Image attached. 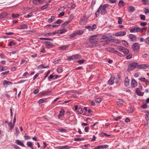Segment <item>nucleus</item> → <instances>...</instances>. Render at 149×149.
Instances as JSON below:
<instances>
[{"label":"nucleus","mask_w":149,"mask_h":149,"mask_svg":"<svg viewBox=\"0 0 149 149\" xmlns=\"http://www.w3.org/2000/svg\"><path fill=\"white\" fill-rule=\"evenodd\" d=\"M52 92L51 90H48L47 91H42L40 93L43 95H49Z\"/></svg>","instance_id":"obj_13"},{"label":"nucleus","mask_w":149,"mask_h":149,"mask_svg":"<svg viewBox=\"0 0 149 149\" xmlns=\"http://www.w3.org/2000/svg\"><path fill=\"white\" fill-rule=\"evenodd\" d=\"M8 14L6 12H4L0 14V18H6L7 17Z\"/></svg>","instance_id":"obj_22"},{"label":"nucleus","mask_w":149,"mask_h":149,"mask_svg":"<svg viewBox=\"0 0 149 149\" xmlns=\"http://www.w3.org/2000/svg\"><path fill=\"white\" fill-rule=\"evenodd\" d=\"M84 140V139L77 138L74 139V140L76 141H82Z\"/></svg>","instance_id":"obj_54"},{"label":"nucleus","mask_w":149,"mask_h":149,"mask_svg":"<svg viewBox=\"0 0 149 149\" xmlns=\"http://www.w3.org/2000/svg\"><path fill=\"white\" fill-rule=\"evenodd\" d=\"M13 84V83L12 82H11L10 81H7L6 80L4 81V82H3V85L4 86H5L6 85H9L10 84Z\"/></svg>","instance_id":"obj_26"},{"label":"nucleus","mask_w":149,"mask_h":149,"mask_svg":"<svg viewBox=\"0 0 149 149\" xmlns=\"http://www.w3.org/2000/svg\"><path fill=\"white\" fill-rule=\"evenodd\" d=\"M98 36V35H95L91 36L89 39V41L92 43L94 44L97 43V40H99L98 38H96Z\"/></svg>","instance_id":"obj_3"},{"label":"nucleus","mask_w":149,"mask_h":149,"mask_svg":"<svg viewBox=\"0 0 149 149\" xmlns=\"http://www.w3.org/2000/svg\"><path fill=\"white\" fill-rule=\"evenodd\" d=\"M122 43L124 44L125 46H127L128 45V44L127 42L125 40H123L122 42Z\"/></svg>","instance_id":"obj_55"},{"label":"nucleus","mask_w":149,"mask_h":149,"mask_svg":"<svg viewBox=\"0 0 149 149\" xmlns=\"http://www.w3.org/2000/svg\"><path fill=\"white\" fill-rule=\"evenodd\" d=\"M61 22V19H58L55 23L56 24L60 25V23Z\"/></svg>","instance_id":"obj_58"},{"label":"nucleus","mask_w":149,"mask_h":149,"mask_svg":"<svg viewBox=\"0 0 149 149\" xmlns=\"http://www.w3.org/2000/svg\"><path fill=\"white\" fill-rule=\"evenodd\" d=\"M132 47L133 51H138L140 49V45L138 43H135L132 45Z\"/></svg>","instance_id":"obj_6"},{"label":"nucleus","mask_w":149,"mask_h":149,"mask_svg":"<svg viewBox=\"0 0 149 149\" xmlns=\"http://www.w3.org/2000/svg\"><path fill=\"white\" fill-rule=\"evenodd\" d=\"M107 11L106 9L102 7V6L100 5L98 8L97 11L95 15L96 17H98L100 13L102 15H104L107 12Z\"/></svg>","instance_id":"obj_1"},{"label":"nucleus","mask_w":149,"mask_h":149,"mask_svg":"<svg viewBox=\"0 0 149 149\" xmlns=\"http://www.w3.org/2000/svg\"><path fill=\"white\" fill-rule=\"evenodd\" d=\"M71 148V146H65L59 147V149H69Z\"/></svg>","instance_id":"obj_21"},{"label":"nucleus","mask_w":149,"mask_h":149,"mask_svg":"<svg viewBox=\"0 0 149 149\" xmlns=\"http://www.w3.org/2000/svg\"><path fill=\"white\" fill-rule=\"evenodd\" d=\"M49 68V66H44L43 65H41L39 66L38 68L39 69H42V68Z\"/></svg>","instance_id":"obj_36"},{"label":"nucleus","mask_w":149,"mask_h":149,"mask_svg":"<svg viewBox=\"0 0 149 149\" xmlns=\"http://www.w3.org/2000/svg\"><path fill=\"white\" fill-rule=\"evenodd\" d=\"M144 13L146 15L149 13V9L145 8V9Z\"/></svg>","instance_id":"obj_57"},{"label":"nucleus","mask_w":149,"mask_h":149,"mask_svg":"<svg viewBox=\"0 0 149 149\" xmlns=\"http://www.w3.org/2000/svg\"><path fill=\"white\" fill-rule=\"evenodd\" d=\"M45 45L47 47L51 48L53 46V45L52 44L51 42L48 41L46 42Z\"/></svg>","instance_id":"obj_24"},{"label":"nucleus","mask_w":149,"mask_h":149,"mask_svg":"<svg viewBox=\"0 0 149 149\" xmlns=\"http://www.w3.org/2000/svg\"><path fill=\"white\" fill-rule=\"evenodd\" d=\"M128 10L129 11L132 12L134 10V8L132 6H130L128 8Z\"/></svg>","instance_id":"obj_34"},{"label":"nucleus","mask_w":149,"mask_h":149,"mask_svg":"<svg viewBox=\"0 0 149 149\" xmlns=\"http://www.w3.org/2000/svg\"><path fill=\"white\" fill-rule=\"evenodd\" d=\"M145 119L147 121L149 120V112H146L145 116Z\"/></svg>","instance_id":"obj_42"},{"label":"nucleus","mask_w":149,"mask_h":149,"mask_svg":"<svg viewBox=\"0 0 149 149\" xmlns=\"http://www.w3.org/2000/svg\"><path fill=\"white\" fill-rule=\"evenodd\" d=\"M67 31V30L65 29L61 30L59 31V33L60 34H63Z\"/></svg>","instance_id":"obj_52"},{"label":"nucleus","mask_w":149,"mask_h":149,"mask_svg":"<svg viewBox=\"0 0 149 149\" xmlns=\"http://www.w3.org/2000/svg\"><path fill=\"white\" fill-rule=\"evenodd\" d=\"M124 102V101L122 99H120L119 101L117 102V105L120 107L122 105V103Z\"/></svg>","instance_id":"obj_20"},{"label":"nucleus","mask_w":149,"mask_h":149,"mask_svg":"<svg viewBox=\"0 0 149 149\" xmlns=\"http://www.w3.org/2000/svg\"><path fill=\"white\" fill-rule=\"evenodd\" d=\"M64 112H60L58 116V117L59 118H62L64 115Z\"/></svg>","instance_id":"obj_43"},{"label":"nucleus","mask_w":149,"mask_h":149,"mask_svg":"<svg viewBox=\"0 0 149 149\" xmlns=\"http://www.w3.org/2000/svg\"><path fill=\"white\" fill-rule=\"evenodd\" d=\"M80 57V55L79 54H75L72 56H71L69 57L68 59L69 60H71L74 59H77Z\"/></svg>","instance_id":"obj_7"},{"label":"nucleus","mask_w":149,"mask_h":149,"mask_svg":"<svg viewBox=\"0 0 149 149\" xmlns=\"http://www.w3.org/2000/svg\"><path fill=\"white\" fill-rule=\"evenodd\" d=\"M75 107L74 111H77L78 109L77 112H82V110L81 107H78L77 105H75L74 106Z\"/></svg>","instance_id":"obj_25"},{"label":"nucleus","mask_w":149,"mask_h":149,"mask_svg":"<svg viewBox=\"0 0 149 149\" xmlns=\"http://www.w3.org/2000/svg\"><path fill=\"white\" fill-rule=\"evenodd\" d=\"M68 46V45L62 46L61 47H59V49L60 50H65L67 48Z\"/></svg>","instance_id":"obj_33"},{"label":"nucleus","mask_w":149,"mask_h":149,"mask_svg":"<svg viewBox=\"0 0 149 149\" xmlns=\"http://www.w3.org/2000/svg\"><path fill=\"white\" fill-rule=\"evenodd\" d=\"M136 92L137 95L139 96H141L144 95V92H141L139 88H136Z\"/></svg>","instance_id":"obj_12"},{"label":"nucleus","mask_w":149,"mask_h":149,"mask_svg":"<svg viewBox=\"0 0 149 149\" xmlns=\"http://www.w3.org/2000/svg\"><path fill=\"white\" fill-rule=\"evenodd\" d=\"M117 49L120 51L123 52L124 54H127L129 52L128 49L121 46H117Z\"/></svg>","instance_id":"obj_5"},{"label":"nucleus","mask_w":149,"mask_h":149,"mask_svg":"<svg viewBox=\"0 0 149 149\" xmlns=\"http://www.w3.org/2000/svg\"><path fill=\"white\" fill-rule=\"evenodd\" d=\"M139 79L141 80L142 81L145 82L146 84H147L148 82V80H146V78L145 77H142L141 78H139Z\"/></svg>","instance_id":"obj_31"},{"label":"nucleus","mask_w":149,"mask_h":149,"mask_svg":"<svg viewBox=\"0 0 149 149\" xmlns=\"http://www.w3.org/2000/svg\"><path fill=\"white\" fill-rule=\"evenodd\" d=\"M137 85V83L135 79H132L131 82V86L132 87H135Z\"/></svg>","instance_id":"obj_19"},{"label":"nucleus","mask_w":149,"mask_h":149,"mask_svg":"<svg viewBox=\"0 0 149 149\" xmlns=\"http://www.w3.org/2000/svg\"><path fill=\"white\" fill-rule=\"evenodd\" d=\"M26 145L28 147H30L32 149H34L33 144L30 141H28L26 143Z\"/></svg>","instance_id":"obj_23"},{"label":"nucleus","mask_w":149,"mask_h":149,"mask_svg":"<svg viewBox=\"0 0 149 149\" xmlns=\"http://www.w3.org/2000/svg\"><path fill=\"white\" fill-rule=\"evenodd\" d=\"M139 63L136 62H134L130 64L127 69L128 71L132 70L134 69L136 67H138Z\"/></svg>","instance_id":"obj_2"},{"label":"nucleus","mask_w":149,"mask_h":149,"mask_svg":"<svg viewBox=\"0 0 149 149\" xmlns=\"http://www.w3.org/2000/svg\"><path fill=\"white\" fill-rule=\"evenodd\" d=\"M44 0H33V3L34 4H38L44 1Z\"/></svg>","instance_id":"obj_18"},{"label":"nucleus","mask_w":149,"mask_h":149,"mask_svg":"<svg viewBox=\"0 0 149 149\" xmlns=\"http://www.w3.org/2000/svg\"><path fill=\"white\" fill-rule=\"evenodd\" d=\"M102 99L101 98H97L95 100V102L96 103H100L102 102Z\"/></svg>","instance_id":"obj_48"},{"label":"nucleus","mask_w":149,"mask_h":149,"mask_svg":"<svg viewBox=\"0 0 149 149\" xmlns=\"http://www.w3.org/2000/svg\"><path fill=\"white\" fill-rule=\"evenodd\" d=\"M6 69H5V68H3L2 65H0V72H2L4 70Z\"/></svg>","instance_id":"obj_60"},{"label":"nucleus","mask_w":149,"mask_h":149,"mask_svg":"<svg viewBox=\"0 0 149 149\" xmlns=\"http://www.w3.org/2000/svg\"><path fill=\"white\" fill-rule=\"evenodd\" d=\"M118 23L119 24H121L122 23V19L120 17H118Z\"/></svg>","instance_id":"obj_53"},{"label":"nucleus","mask_w":149,"mask_h":149,"mask_svg":"<svg viewBox=\"0 0 149 149\" xmlns=\"http://www.w3.org/2000/svg\"><path fill=\"white\" fill-rule=\"evenodd\" d=\"M124 3L123 1L122 0H120L118 4V5L119 6H124Z\"/></svg>","instance_id":"obj_44"},{"label":"nucleus","mask_w":149,"mask_h":149,"mask_svg":"<svg viewBox=\"0 0 149 149\" xmlns=\"http://www.w3.org/2000/svg\"><path fill=\"white\" fill-rule=\"evenodd\" d=\"M8 126L10 130H11L13 128L14 125H13V124H12V122H11L8 124Z\"/></svg>","instance_id":"obj_28"},{"label":"nucleus","mask_w":149,"mask_h":149,"mask_svg":"<svg viewBox=\"0 0 149 149\" xmlns=\"http://www.w3.org/2000/svg\"><path fill=\"white\" fill-rule=\"evenodd\" d=\"M73 16L72 15L70 16L69 18H68V20L69 22H70V21H71L72 19H73Z\"/></svg>","instance_id":"obj_63"},{"label":"nucleus","mask_w":149,"mask_h":149,"mask_svg":"<svg viewBox=\"0 0 149 149\" xmlns=\"http://www.w3.org/2000/svg\"><path fill=\"white\" fill-rule=\"evenodd\" d=\"M15 45V43L13 41H10L8 45V46L9 47H12L14 46Z\"/></svg>","instance_id":"obj_39"},{"label":"nucleus","mask_w":149,"mask_h":149,"mask_svg":"<svg viewBox=\"0 0 149 149\" xmlns=\"http://www.w3.org/2000/svg\"><path fill=\"white\" fill-rule=\"evenodd\" d=\"M142 31L143 29L138 27L137 25L135 26L134 27L130 30V31L131 33H134L135 32H138Z\"/></svg>","instance_id":"obj_4"},{"label":"nucleus","mask_w":149,"mask_h":149,"mask_svg":"<svg viewBox=\"0 0 149 149\" xmlns=\"http://www.w3.org/2000/svg\"><path fill=\"white\" fill-rule=\"evenodd\" d=\"M70 22L68 20L66 21L63 24H62L61 25V26L62 27H64L66 26L68 23H69Z\"/></svg>","instance_id":"obj_50"},{"label":"nucleus","mask_w":149,"mask_h":149,"mask_svg":"<svg viewBox=\"0 0 149 149\" xmlns=\"http://www.w3.org/2000/svg\"><path fill=\"white\" fill-rule=\"evenodd\" d=\"M56 33H57V32H50V33H49L46 34L45 35L47 36H48L51 34H53V35H55V34H56Z\"/></svg>","instance_id":"obj_49"},{"label":"nucleus","mask_w":149,"mask_h":149,"mask_svg":"<svg viewBox=\"0 0 149 149\" xmlns=\"http://www.w3.org/2000/svg\"><path fill=\"white\" fill-rule=\"evenodd\" d=\"M112 42H114L116 43L119 44L121 43V41L118 39H112Z\"/></svg>","instance_id":"obj_30"},{"label":"nucleus","mask_w":149,"mask_h":149,"mask_svg":"<svg viewBox=\"0 0 149 149\" xmlns=\"http://www.w3.org/2000/svg\"><path fill=\"white\" fill-rule=\"evenodd\" d=\"M86 28L88 29L89 31H93L92 29L91 28V27L90 26H87L86 27Z\"/></svg>","instance_id":"obj_62"},{"label":"nucleus","mask_w":149,"mask_h":149,"mask_svg":"<svg viewBox=\"0 0 149 149\" xmlns=\"http://www.w3.org/2000/svg\"><path fill=\"white\" fill-rule=\"evenodd\" d=\"M57 71L58 73H60L63 71V70L61 67H59L57 69Z\"/></svg>","instance_id":"obj_47"},{"label":"nucleus","mask_w":149,"mask_h":149,"mask_svg":"<svg viewBox=\"0 0 149 149\" xmlns=\"http://www.w3.org/2000/svg\"><path fill=\"white\" fill-rule=\"evenodd\" d=\"M54 18L55 17L54 16H52L51 18L48 20V22L49 23L52 22L54 20Z\"/></svg>","instance_id":"obj_37"},{"label":"nucleus","mask_w":149,"mask_h":149,"mask_svg":"<svg viewBox=\"0 0 149 149\" xmlns=\"http://www.w3.org/2000/svg\"><path fill=\"white\" fill-rule=\"evenodd\" d=\"M76 35H77L75 32H74L72 34L70 35V39H72L74 38Z\"/></svg>","instance_id":"obj_35"},{"label":"nucleus","mask_w":149,"mask_h":149,"mask_svg":"<svg viewBox=\"0 0 149 149\" xmlns=\"http://www.w3.org/2000/svg\"><path fill=\"white\" fill-rule=\"evenodd\" d=\"M137 68L140 69L149 68V65L146 64H141L139 65L137 67Z\"/></svg>","instance_id":"obj_9"},{"label":"nucleus","mask_w":149,"mask_h":149,"mask_svg":"<svg viewBox=\"0 0 149 149\" xmlns=\"http://www.w3.org/2000/svg\"><path fill=\"white\" fill-rule=\"evenodd\" d=\"M28 28V26L26 24H23L21 25L18 27L19 29H27Z\"/></svg>","instance_id":"obj_16"},{"label":"nucleus","mask_w":149,"mask_h":149,"mask_svg":"<svg viewBox=\"0 0 149 149\" xmlns=\"http://www.w3.org/2000/svg\"><path fill=\"white\" fill-rule=\"evenodd\" d=\"M112 36L111 35L109 36H108L107 35H103L102 36V38H100V39L105 40L107 38H108L109 37H112Z\"/></svg>","instance_id":"obj_27"},{"label":"nucleus","mask_w":149,"mask_h":149,"mask_svg":"<svg viewBox=\"0 0 149 149\" xmlns=\"http://www.w3.org/2000/svg\"><path fill=\"white\" fill-rule=\"evenodd\" d=\"M121 117L120 116H119L118 117H117L115 118H113V120H115L116 121H118L119 120L121 119Z\"/></svg>","instance_id":"obj_56"},{"label":"nucleus","mask_w":149,"mask_h":149,"mask_svg":"<svg viewBox=\"0 0 149 149\" xmlns=\"http://www.w3.org/2000/svg\"><path fill=\"white\" fill-rule=\"evenodd\" d=\"M126 32L125 31H120L118 33H116L115 34L116 36H121L125 35Z\"/></svg>","instance_id":"obj_10"},{"label":"nucleus","mask_w":149,"mask_h":149,"mask_svg":"<svg viewBox=\"0 0 149 149\" xmlns=\"http://www.w3.org/2000/svg\"><path fill=\"white\" fill-rule=\"evenodd\" d=\"M132 54H129V55L127 56H126V58L127 59H130L132 57Z\"/></svg>","instance_id":"obj_61"},{"label":"nucleus","mask_w":149,"mask_h":149,"mask_svg":"<svg viewBox=\"0 0 149 149\" xmlns=\"http://www.w3.org/2000/svg\"><path fill=\"white\" fill-rule=\"evenodd\" d=\"M89 129V127H85L84 128V130H85V132H88Z\"/></svg>","instance_id":"obj_64"},{"label":"nucleus","mask_w":149,"mask_h":149,"mask_svg":"<svg viewBox=\"0 0 149 149\" xmlns=\"http://www.w3.org/2000/svg\"><path fill=\"white\" fill-rule=\"evenodd\" d=\"M33 16L32 13H29L26 16V18H29Z\"/></svg>","instance_id":"obj_59"},{"label":"nucleus","mask_w":149,"mask_h":149,"mask_svg":"<svg viewBox=\"0 0 149 149\" xmlns=\"http://www.w3.org/2000/svg\"><path fill=\"white\" fill-rule=\"evenodd\" d=\"M129 38L130 40L132 41H136V37L133 34H130L129 36Z\"/></svg>","instance_id":"obj_11"},{"label":"nucleus","mask_w":149,"mask_h":149,"mask_svg":"<svg viewBox=\"0 0 149 149\" xmlns=\"http://www.w3.org/2000/svg\"><path fill=\"white\" fill-rule=\"evenodd\" d=\"M100 149L106 148L108 147V146L107 145H100Z\"/></svg>","instance_id":"obj_41"},{"label":"nucleus","mask_w":149,"mask_h":149,"mask_svg":"<svg viewBox=\"0 0 149 149\" xmlns=\"http://www.w3.org/2000/svg\"><path fill=\"white\" fill-rule=\"evenodd\" d=\"M48 4L47 3V4H46L43 5V6L41 7V9L43 10H44L45 9L47 8V7L48 6Z\"/></svg>","instance_id":"obj_45"},{"label":"nucleus","mask_w":149,"mask_h":149,"mask_svg":"<svg viewBox=\"0 0 149 149\" xmlns=\"http://www.w3.org/2000/svg\"><path fill=\"white\" fill-rule=\"evenodd\" d=\"M19 16V15L17 14H13L12 15V17L13 18H17Z\"/></svg>","instance_id":"obj_51"},{"label":"nucleus","mask_w":149,"mask_h":149,"mask_svg":"<svg viewBox=\"0 0 149 149\" xmlns=\"http://www.w3.org/2000/svg\"><path fill=\"white\" fill-rule=\"evenodd\" d=\"M130 80L128 79L127 77L125 78V81L124 84L125 86L127 87L129 85Z\"/></svg>","instance_id":"obj_17"},{"label":"nucleus","mask_w":149,"mask_h":149,"mask_svg":"<svg viewBox=\"0 0 149 149\" xmlns=\"http://www.w3.org/2000/svg\"><path fill=\"white\" fill-rule=\"evenodd\" d=\"M47 100V99L46 98H42L38 102L39 104H41L45 102Z\"/></svg>","instance_id":"obj_32"},{"label":"nucleus","mask_w":149,"mask_h":149,"mask_svg":"<svg viewBox=\"0 0 149 149\" xmlns=\"http://www.w3.org/2000/svg\"><path fill=\"white\" fill-rule=\"evenodd\" d=\"M111 51H110L111 52L114 53L116 54H117L118 53V52L117 51L115 50L114 49V48H111Z\"/></svg>","instance_id":"obj_38"},{"label":"nucleus","mask_w":149,"mask_h":149,"mask_svg":"<svg viewBox=\"0 0 149 149\" xmlns=\"http://www.w3.org/2000/svg\"><path fill=\"white\" fill-rule=\"evenodd\" d=\"M76 35H82L84 33V31L82 30H78L75 32Z\"/></svg>","instance_id":"obj_29"},{"label":"nucleus","mask_w":149,"mask_h":149,"mask_svg":"<svg viewBox=\"0 0 149 149\" xmlns=\"http://www.w3.org/2000/svg\"><path fill=\"white\" fill-rule=\"evenodd\" d=\"M146 44L149 45V37H148L144 40Z\"/></svg>","instance_id":"obj_46"},{"label":"nucleus","mask_w":149,"mask_h":149,"mask_svg":"<svg viewBox=\"0 0 149 149\" xmlns=\"http://www.w3.org/2000/svg\"><path fill=\"white\" fill-rule=\"evenodd\" d=\"M15 143L17 145H19L23 147H24L25 146L23 143L19 140H15Z\"/></svg>","instance_id":"obj_15"},{"label":"nucleus","mask_w":149,"mask_h":149,"mask_svg":"<svg viewBox=\"0 0 149 149\" xmlns=\"http://www.w3.org/2000/svg\"><path fill=\"white\" fill-rule=\"evenodd\" d=\"M87 21V19L85 16L81 18L79 21V23L81 25H84Z\"/></svg>","instance_id":"obj_8"},{"label":"nucleus","mask_w":149,"mask_h":149,"mask_svg":"<svg viewBox=\"0 0 149 149\" xmlns=\"http://www.w3.org/2000/svg\"><path fill=\"white\" fill-rule=\"evenodd\" d=\"M115 78L114 77H112L108 81V83L109 84L111 85H113L114 82V79Z\"/></svg>","instance_id":"obj_14"},{"label":"nucleus","mask_w":149,"mask_h":149,"mask_svg":"<svg viewBox=\"0 0 149 149\" xmlns=\"http://www.w3.org/2000/svg\"><path fill=\"white\" fill-rule=\"evenodd\" d=\"M139 16L141 20H145L146 17L144 15L141 14Z\"/></svg>","instance_id":"obj_40"}]
</instances>
